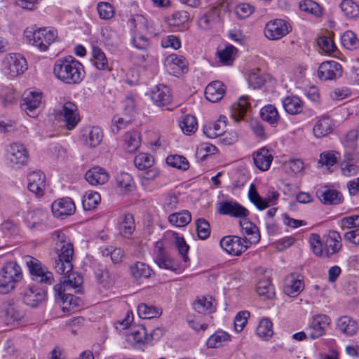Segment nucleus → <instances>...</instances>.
I'll return each instance as SVG.
<instances>
[{"label": "nucleus", "instance_id": "nucleus-1", "mask_svg": "<svg viewBox=\"0 0 359 359\" xmlns=\"http://www.w3.org/2000/svg\"><path fill=\"white\" fill-rule=\"evenodd\" d=\"M56 79L68 85L79 84L85 78L83 65L72 56L57 58L53 65Z\"/></svg>", "mask_w": 359, "mask_h": 359}, {"label": "nucleus", "instance_id": "nucleus-2", "mask_svg": "<svg viewBox=\"0 0 359 359\" xmlns=\"http://www.w3.org/2000/svg\"><path fill=\"white\" fill-rule=\"evenodd\" d=\"M53 236L55 240L58 251L57 257L55 259L54 268L58 273L67 276L72 271L73 269L72 263L74 255L73 245L66 241L65 233L60 231H55Z\"/></svg>", "mask_w": 359, "mask_h": 359}, {"label": "nucleus", "instance_id": "nucleus-3", "mask_svg": "<svg viewBox=\"0 0 359 359\" xmlns=\"http://www.w3.org/2000/svg\"><path fill=\"white\" fill-rule=\"evenodd\" d=\"M309 243L313 253L321 257H330L337 253L342 246L340 233L336 231H330L323 236V241L318 234L311 233Z\"/></svg>", "mask_w": 359, "mask_h": 359}, {"label": "nucleus", "instance_id": "nucleus-4", "mask_svg": "<svg viewBox=\"0 0 359 359\" xmlns=\"http://www.w3.org/2000/svg\"><path fill=\"white\" fill-rule=\"evenodd\" d=\"M24 36L29 44L45 52L55 40L57 33L54 29L31 27L25 30Z\"/></svg>", "mask_w": 359, "mask_h": 359}, {"label": "nucleus", "instance_id": "nucleus-5", "mask_svg": "<svg viewBox=\"0 0 359 359\" xmlns=\"http://www.w3.org/2000/svg\"><path fill=\"white\" fill-rule=\"evenodd\" d=\"M22 276L21 267L16 262H6L0 271V294L13 290Z\"/></svg>", "mask_w": 359, "mask_h": 359}, {"label": "nucleus", "instance_id": "nucleus-6", "mask_svg": "<svg viewBox=\"0 0 359 359\" xmlns=\"http://www.w3.org/2000/svg\"><path fill=\"white\" fill-rule=\"evenodd\" d=\"M25 260L31 278L34 281L46 285H51L53 283V273L41 261L32 256L26 257Z\"/></svg>", "mask_w": 359, "mask_h": 359}, {"label": "nucleus", "instance_id": "nucleus-7", "mask_svg": "<svg viewBox=\"0 0 359 359\" xmlns=\"http://www.w3.org/2000/svg\"><path fill=\"white\" fill-rule=\"evenodd\" d=\"M6 159L9 166L20 169L29 161V154L23 144L13 142L6 149Z\"/></svg>", "mask_w": 359, "mask_h": 359}, {"label": "nucleus", "instance_id": "nucleus-8", "mask_svg": "<svg viewBox=\"0 0 359 359\" xmlns=\"http://www.w3.org/2000/svg\"><path fill=\"white\" fill-rule=\"evenodd\" d=\"M2 69L5 74L14 78L27 69L25 57L19 53H11L3 60Z\"/></svg>", "mask_w": 359, "mask_h": 359}, {"label": "nucleus", "instance_id": "nucleus-9", "mask_svg": "<svg viewBox=\"0 0 359 359\" xmlns=\"http://www.w3.org/2000/svg\"><path fill=\"white\" fill-rule=\"evenodd\" d=\"M48 212L43 208H36L24 213L23 221L27 227L34 231H45L48 229L47 219Z\"/></svg>", "mask_w": 359, "mask_h": 359}, {"label": "nucleus", "instance_id": "nucleus-10", "mask_svg": "<svg viewBox=\"0 0 359 359\" xmlns=\"http://www.w3.org/2000/svg\"><path fill=\"white\" fill-rule=\"evenodd\" d=\"M292 30L290 24L283 19H274L269 21L264 29V36L269 40H279Z\"/></svg>", "mask_w": 359, "mask_h": 359}, {"label": "nucleus", "instance_id": "nucleus-11", "mask_svg": "<svg viewBox=\"0 0 359 359\" xmlns=\"http://www.w3.org/2000/svg\"><path fill=\"white\" fill-rule=\"evenodd\" d=\"M42 105V93L29 90L25 92L20 107L30 117H35Z\"/></svg>", "mask_w": 359, "mask_h": 359}, {"label": "nucleus", "instance_id": "nucleus-12", "mask_svg": "<svg viewBox=\"0 0 359 359\" xmlns=\"http://www.w3.org/2000/svg\"><path fill=\"white\" fill-rule=\"evenodd\" d=\"M154 260L161 269L170 271H176L178 269L177 264L168 257L165 250V243L160 240L155 243L153 250Z\"/></svg>", "mask_w": 359, "mask_h": 359}, {"label": "nucleus", "instance_id": "nucleus-13", "mask_svg": "<svg viewBox=\"0 0 359 359\" xmlns=\"http://www.w3.org/2000/svg\"><path fill=\"white\" fill-rule=\"evenodd\" d=\"M331 320L325 314H318L313 316L306 332L311 339H318L325 334V328L330 325Z\"/></svg>", "mask_w": 359, "mask_h": 359}, {"label": "nucleus", "instance_id": "nucleus-14", "mask_svg": "<svg viewBox=\"0 0 359 359\" xmlns=\"http://www.w3.org/2000/svg\"><path fill=\"white\" fill-rule=\"evenodd\" d=\"M221 248L231 255L238 256L248 248L246 239L236 236H226L220 241Z\"/></svg>", "mask_w": 359, "mask_h": 359}, {"label": "nucleus", "instance_id": "nucleus-15", "mask_svg": "<svg viewBox=\"0 0 359 359\" xmlns=\"http://www.w3.org/2000/svg\"><path fill=\"white\" fill-rule=\"evenodd\" d=\"M217 211L222 215H229L240 219L248 217L250 214L248 209L235 201L220 202Z\"/></svg>", "mask_w": 359, "mask_h": 359}, {"label": "nucleus", "instance_id": "nucleus-16", "mask_svg": "<svg viewBox=\"0 0 359 359\" xmlns=\"http://www.w3.org/2000/svg\"><path fill=\"white\" fill-rule=\"evenodd\" d=\"M342 74V67L336 61L322 62L318 69V75L322 81L336 80Z\"/></svg>", "mask_w": 359, "mask_h": 359}, {"label": "nucleus", "instance_id": "nucleus-17", "mask_svg": "<svg viewBox=\"0 0 359 359\" xmlns=\"http://www.w3.org/2000/svg\"><path fill=\"white\" fill-rule=\"evenodd\" d=\"M53 215L63 217L73 215L76 210L74 202L69 197L55 200L51 205Z\"/></svg>", "mask_w": 359, "mask_h": 359}, {"label": "nucleus", "instance_id": "nucleus-18", "mask_svg": "<svg viewBox=\"0 0 359 359\" xmlns=\"http://www.w3.org/2000/svg\"><path fill=\"white\" fill-rule=\"evenodd\" d=\"M60 116L65 122L68 130H72L80 121L76 105L72 102H65L60 111Z\"/></svg>", "mask_w": 359, "mask_h": 359}, {"label": "nucleus", "instance_id": "nucleus-19", "mask_svg": "<svg viewBox=\"0 0 359 359\" xmlns=\"http://www.w3.org/2000/svg\"><path fill=\"white\" fill-rule=\"evenodd\" d=\"M47 297L46 292L37 286H32L26 289L23 294V302L31 307H37Z\"/></svg>", "mask_w": 359, "mask_h": 359}, {"label": "nucleus", "instance_id": "nucleus-20", "mask_svg": "<svg viewBox=\"0 0 359 359\" xmlns=\"http://www.w3.org/2000/svg\"><path fill=\"white\" fill-rule=\"evenodd\" d=\"M359 155L355 152L346 153L344 158L340 164L341 171L343 175L351 177L359 172Z\"/></svg>", "mask_w": 359, "mask_h": 359}, {"label": "nucleus", "instance_id": "nucleus-21", "mask_svg": "<svg viewBox=\"0 0 359 359\" xmlns=\"http://www.w3.org/2000/svg\"><path fill=\"white\" fill-rule=\"evenodd\" d=\"M334 127V123L330 116L323 114L316 117L313 133L317 138L323 137L331 133Z\"/></svg>", "mask_w": 359, "mask_h": 359}, {"label": "nucleus", "instance_id": "nucleus-22", "mask_svg": "<svg viewBox=\"0 0 359 359\" xmlns=\"http://www.w3.org/2000/svg\"><path fill=\"white\" fill-rule=\"evenodd\" d=\"M337 330L341 334L351 337L355 335L359 329L358 322L348 316L339 318L336 322Z\"/></svg>", "mask_w": 359, "mask_h": 359}, {"label": "nucleus", "instance_id": "nucleus-23", "mask_svg": "<svg viewBox=\"0 0 359 359\" xmlns=\"http://www.w3.org/2000/svg\"><path fill=\"white\" fill-rule=\"evenodd\" d=\"M252 157L255 166L262 171L268 170L273 159L271 151L266 147L255 151Z\"/></svg>", "mask_w": 359, "mask_h": 359}, {"label": "nucleus", "instance_id": "nucleus-24", "mask_svg": "<svg viewBox=\"0 0 359 359\" xmlns=\"http://www.w3.org/2000/svg\"><path fill=\"white\" fill-rule=\"evenodd\" d=\"M28 182L27 187L30 191L39 196L43 195L46 181L45 175L41 171L31 172L28 176Z\"/></svg>", "mask_w": 359, "mask_h": 359}, {"label": "nucleus", "instance_id": "nucleus-25", "mask_svg": "<svg viewBox=\"0 0 359 359\" xmlns=\"http://www.w3.org/2000/svg\"><path fill=\"white\" fill-rule=\"evenodd\" d=\"M151 99L158 107L168 105L172 100L170 88L164 85L156 86L151 93Z\"/></svg>", "mask_w": 359, "mask_h": 359}, {"label": "nucleus", "instance_id": "nucleus-26", "mask_svg": "<svg viewBox=\"0 0 359 359\" xmlns=\"http://www.w3.org/2000/svg\"><path fill=\"white\" fill-rule=\"evenodd\" d=\"M304 283L302 279L292 273L287 276L283 287L284 293L290 297H297L304 289Z\"/></svg>", "mask_w": 359, "mask_h": 359}, {"label": "nucleus", "instance_id": "nucleus-27", "mask_svg": "<svg viewBox=\"0 0 359 359\" xmlns=\"http://www.w3.org/2000/svg\"><path fill=\"white\" fill-rule=\"evenodd\" d=\"M248 96H241L238 101L231 105V116L236 122L243 119L248 109L250 106Z\"/></svg>", "mask_w": 359, "mask_h": 359}, {"label": "nucleus", "instance_id": "nucleus-28", "mask_svg": "<svg viewBox=\"0 0 359 359\" xmlns=\"http://www.w3.org/2000/svg\"><path fill=\"white\" fill-rule=\"evenodd\" d=\"M224 93V85L219 81L210 83L205 89V98L211 102H216L220 100L223 97Z\"/></svg>", "mask_w": 359, "mask_h": 359}, {"label": "nucleus", "instance_id": "nucleus-29", "mask_svg": "<svg viewBox=\"0 0 359 359\" xmlns=\"http://www.w3.org/2000/svg\"><path fill=\"white\" fill-rule=\"evenodd\" d=\"M282 104L285 111L290 115H297L302 112L304 102L297 96H287L282 100Z\"/></svg>", "mask_w": 359, "mask_h": 359}, {"label": "nucleus", "instance_id": "nucleus-30", "mask_svg": "<svg viewBox=\"0 0 359 359\" xmlns=\"http://www.w3.org/2000/svg\"><path fill=\"white\" fill-rule=\"evenodd\" d=\"M86 180L93 186L103 184L109 180L108 173L104 169L94 167L88 170L85 175Z\"/></svg>", "mask_w": 359, "mask_h": 359}, {"label": "nucleus", "instance_id": "nucleus-31", "mask_svg": "<svg viewBox=\"0 0 359 359\" xmlns=\"http://www.w3.org/2000/svg\"><path fill=\"white\" fill-rule=\"evenodd\" d=\"M320 201L325 204L337 205L342 202V194L334 189L325 187L317 192Z\"/></svg>", "mask_w": 359, "mask_h": 359}, {"label": "nucleus", "instance_id": "nucleus-32", "mask_svg": "<svg viewBox=\"0 0 359 359\" xmlns=\"http://www.w3.org/2000/svg\"><path fill=\"white\" fill-rule=\"evenodd\" d=\"M226 120L225 116H220L217 121L205 126L203 133L210 138H215L222 135L224 133L226 126Z\"/></svg>", "mask_w": 359, "mask_h": 359}, {"label": "nucleus", "instance_id": "nucleus-33", "mask_svg": "<svg viewBox=\"0 0 359 359\" xmlns=\"http://www.w3.org/2000/svg\"><path fill=\"white\" fill-rule=\"evenodd\" d=\"M91 61L93 66L100 71L111 70L104 53L97 46H93L92 48Z\"/></svg>", "mask_w": 359, "mask_h": 359}, {"label": "nucleus", "instance_id": "nucleus-34", "mask_svg": "<svg viewBox=\"0 0 359 359\" xmlns=\"http://www.w3.org/2000/svg\"><path fill=\"white\" fill-rule=\"evenodd\" d=\"M117 228L119 233L124 236H130L135 229V219L131 214H126L118 218Z\"/></svg>", "mask_w": 359, "mask_h": 359}, {"label": "nucleus", "instance_id": "nucleus-35", "mask_svg": "<svg viewBox=\"0 0 359 359\" xmlns=\"http://www.w3.org/2000/svg\"><path fill=\"white\" fill-rule=\"evenodd\" d=\"M126 338L128 341L135 344H142L149 340V338L147 337V330L142 325L130 327Z\"/></svg>", "mask_w": 359, "mask_h": 359}, {"label": "nucleus", "instance_id": "nucleus-36", "mask_svg": "<svg viewBox=\"0 0 359 359\" xmlns=\"http://www.w3.org/2000/svg\"><path fill=\"white\" fill-rule=\"evenodd\" d=\"M141 144L140 133L133 130L124 135V149L128 153L135 152Z\"/></svg>", "mask_w": 359, "mask_h": 359}, {"label": "nucleus", "instance_id": "nucleus-37", "mask_svg": "<svg viewBox=\"0 0 359 359\" xmlns=\"http://www.w3.org/2000/svg\"><path fill=\"white\" fill-rule=\"evenodd\" d=\"M130 272L136 281H140L143 278H149L152 273V269L145 263L137 262L130 266Z\"/></svg>", "mask_w": 359, "mask_h": 359}, {"label": "nucleus", "instance_id": "nucleus-38", "mask_svg": "<svg viewBox=\"0 0 359 359\" xmlns=\"http://www.w3.org/2000/svg\"><path fill=\"white\" fill-rule=\"evenodd\" d=\"M260 116L264 121L268 122L272 126H275L280 120V116L275 106L267 104L262 108Z\"/></svg>", "mask_w": 359, "mask_h": 359}, {"label": "nucleus", "instance_id": "nucleus-39", "mask_svg": "<svg viewBox=\"0 0 359 359\" xmlns=\"http://www.w3.org/2000/svg\"><path fill=\"white\" fill-rule=\"evenodd\" d=\"M170 224L176 227L187 226L191 221V213L188 210L170 214L168 217Z\"/></svg>", "mask_w": 359, "mask_h": 359}, {"label": "nucleus", "instance_id": "nucleus-40", "mask_svg": "<svg viewBox=\"0 0 359 359\" xmlns=\"http://www.w3.org/2000/svg\"><path fill=\"white\" fill-rule=\"evenodd\" d=\"M137 313L141 318L150 319L159 317L162 310L158 307L142 303L137 307Z\"/></svg>", "mask_w": 359, "mask_h": 359}, {"label": "nucleus", "instance_id": "nucleus-41", "mask_svg": "<svg viewBox=\"0 0 359 359\" xmlns=\"http://www.w3.org/2000/svg\"><path fill=\"white\" fill-rule=\"evenodd\" d=\"M62 282L69 289L72 288L76 292H81L83 277L80 274L71 271L68 275L62 276Z\"/></svg>", "mask_w": 359, "mask_h": 359}, {"label": "nucleus", "instance_id": "nucleus-42", "mask_svg": "<svg viewBox=\"0 0 359 359\" xmlns=\"http://www.w3.org/2000/svg\"><path fill=\"white\" fill-rule=\"evenodd\" d=\"M273 323L267 318H263L257 327L256 333L262 339L269 340L273 334Z\"/></svg>", "mask_w": 359, "mask_h": 359}, {"label": "nucleus", "instance_id": "nucleus-43", "mask_svg": "<svg viewBox=\"0 0 359 359\" xmlns=\"http://www.w3.org/2000/svg\"><path fill=\"white\" fill-rule=\"evenodd\" d=\"M239 224L246 235L252 236L250 239L252 241H250V243H256L259 241L260 235L258 229L254 224L250 222L247 217L241 219Z\"/></svg>", "mask_w": 359, "mask_h": 359}, {"label": "nucleus", "instance_id": "nucleus-44", "mask_svg": "<svg viewBox=\"0 0 359 359\" xmlns=\"http://www.w3.org/2000/svg\"><path fill=\"white\" fill-rule=\"evenodd\" d=\"M340 8L344 15L348 19H354L359 16V6L353 0H343Z\"/></svg>", "mask_w": 359, "mask_h": 359}, {"label": "nucleus", "instance_id": "nucleus-45", "mask_svg": "<svg viewBox=\"0 0 359 359\" xmlns=\"http://www.w3.org/2000/svg\"><path fill=\"white\" fill-rule=\"evenodd\" d=\"M100 201L101 197L97 192L88 191L83 197V207L85 210H91L97 206Z\"/></svg>", "mask_w": 359, "mask_h": 359}, {"label": "nucleus", "instance_id": "nucleus-46", "mask_svg": "<svg viewBox=\"0 0 359 359\" xmlns=\"http://www.w3.org/2000/svg\"><path fill=\"white\" fill-rule=\"evenodd\" d=\"M256 291L264 299H271L275 295V292L271 282L267 279L260 280L256 286Z\"/></svg>", "mask_w": 359, "mask_h": 359}, {"label": "nucleus", "instance_id": "nucleus-47", "mask_svg": "<svg viewBox=\"0 0 359 359\" xmlns=\"http://www.w3.org/2000/svg\"><path fill=\"white\" fill-rule=\"evenodd\" d=\"M179 125L183 133L187 135L194 133L198 128L196 118L191 115H186L182 117Z\"/></svg>", "mask_w": 359, "mask_h": 359}, {"label": "nucleus", "instance_id": "nucleus-48", "mask_svg": "<svg viewBox=\"0 0 359 359\" xmlns=\"http://www.w3.org/2000/svg\"><path fill=\"white\" fill-rule=\"evenodd\" d=\"M194 309L199 313H210L215 311L212 298L201 297L194 303Z\"/></svg>", "mask_w": 359, "mask_h": 359}, {"label": "nucleus", "instance_id": "nucleus-49", "mask_svg": "<svg viewBox=\"0 0 359 359\" xmlns=\"http://www.w3.org/2000/svg\"><path fill=\"white\" fill-rule=\"evenodd\" d=\"M154 162L153 156L145 153L139 154L134 159V164L140 170H144L151 168Z\"/></svg>", "mask_w": 359, "mask_h": 359}, {"label": "nucleus", "instance_id": "nucleus-50", "mask_svg": "<svg viewBox=\"0 0 359 359\" xmlns=\"http://www.w3.org/2000/svg\"><path fill=\"white\" fill-rule=\"evenodd\" d=\"M248 197L250 201L260 210H263L269 207L267 201L259 196L253 184H250Z\"/></svg>", "mask_w": 359, "mask_h": 359}, {"label": "nucleus", "instance_id": "nucleus-51", "mask_svg": "<svg viewBox=\"0 0 359 359\" xmlns=\"http://www.w3.org/2000/svg\"><path fill=\"white\" fill-rule=\"evenodd\" d=\"M229 339V335L227 332L219 330L208 339L206 344L208 348H217L222 345V342L227 341Z\"/></svg>", "mask_w": 359, "mask_h": 359}, {"label": "nucleus", "instance_id": "nucleus-52", "mask_svg": "<svg viewBox=\"0 0 359 359\" xmlns=\"http://www.w3.org/2000/svg\"><path fill=\"white\" fill-rule=\"evenodd\" d=\"M166 163L171 167L187 170L189 167V163L187 159L180 155H170L166 158Z\"/></svg>", "mask_w": 359, "mask_h": 359}, {"label": "nucleus", "instance_id": "nucleus-53", "mask_svg": "<svg viewBox=\"0 0 359 359\" xmlns=\"http://www.w3.org/2000/svg\"><path fill=\"white\" fill-rule=\"evenodd\" d=\"M166 62L169 65L177 67V73L179 72H185L187 71V62L184 57L177 54H170L166 58Z\"/></svg>", "mask_w": 359, "mask_h": 359}, {"label": "nucleus", "instance_id": "nucleus-54", "mask_svg": "<svg viewBox=\"0 0 359 359\" xmlns=\"http://www.w3.org/2000/svg\"><path fill=\"white\" fill-rule=\"evenodd\" d=\"M299 8L301 11L311 13L316 16L322 14L321 7L316 1L312 0H304L299 2Z\"/></svg>", "mask_w": 359, "mask_h": 359}, {"label": "nucleus", "instance_id": "nucleus-55", "mask_svg": "<svg viewBox=\"0 0 359 359\" xmlns=\"http://www.w3.org/2000/svg\"><path fill=\"white\" fill-rule=\"evenodd\" d=\"M102 137V130L99 127H93L90 130L88 137L86 140V144L90 147H96L101 143Z\"/></svg>", "mask_w": 359, "mask_h": 359}, {"label": "nucleus", "instance_id": "nucleus-56", "mask_svg": "<svg viewBox=\"0 0 359 359\" xmlns=\"http://www.w3.org/2000/svg\"><path fill=\"white\" fill-rule=\"evenodd\" d=\"M216 8H211L207 13L203 15L198 20V25L201 29H207L210 27L212 22L217 16Z\"/></svg>", "mask_w": 359, "mask_h": 359}, {"label": "nucleus", "instance_id": "nucleus-57", "mask_svg": "<svg viewBox=\"0 0 359 359\" xmlns=\"http://www.w3.org/2000/svg\"><path fill=\"white\" fill-rule=\"evenodd\" d=\"M116 182L118 187L124 189L126 191H130L134 182L132 176L127 172H121L116 177Z\"/></svg>", "mask_w": 359, "mask_h": 359}, {"label": "nucleus", "instance_id": "nucleus-58", "mask_svg": "<svg viewBox=\"0 0 359 359\" xmlns=\"http://www.w3.org/2000/svg\"><path fill=\"white\" fill-rule=\"evenodd\" d=\"M97 10L99 17L103 20L111 19L115 13L114 6L108 2H100L97 4Z\"/></svg>", "mask_w": 359, "mask_h": 359}, {"label": "nucleus", "instance_id": "nucleus-59", "mask_svg": "<svg viewBox=\"0 0 359 359\" xmlns=\"http://www.w3.org/2000/svg\"><path fill=\"white\" fill-rule=\"evenodd\" d=\"M265 76L261 73L259 69H257L248 75L249 84L254 88H259L262 87L266 83Z\"/></svg>", "mask_w": 359, "mask_h": 359}, {"label": "nucleus", "instance_id": "nucleus-60", "mask_svg": "<svg viewBox=\"0 0 359 359\" xmlns=\"http://www.w3.org/2000/svg\"><path fill=\"white\" fill-rule=\"evenodd\" d=\"M343 45L348 49H355L359 46V41L354 32L348 30L341 36Z\"/></svg>", "mask_w": 359, "mask_h": 359}, {"label": "nucleus", "instance_id": "nucleus-61", "mask_svg": "<svg viewBox=\"0 0 359 359\" xmlns=\"http://www.w3.org/2000/svg\"><path fill=\"white\" fill-rule=\"evenodd\" d=\"M196 231L201 239H206L210 234V224L203 218H199L196 222Z\"/></svg>", "mask_w": 359, "mask_h": 359}, {"label": "nucleus", "instance_id": "nucleus-62", "mask_svg": "<svg viewBox=\"0 0 359 359\" xmlns=\"http://www.w3.org/2000/svg\"><path fill=\"white\" fill-rule=\"evenodd\" d=\"M189 19V14L184 11H177L172 14V18L169 20L170 26L184 27V24Z\"/></svg>", "mask_w": 359, "mask_h": 359}, {"label": "nucleus", "instance_id": "nucleus-63", "mask_svg": "<svg viewBox=\"0 0 359 359\" xmlns=\"http://www.w3.org/2000/svg\"><path fill=\"white\" fill-rule=\"evenodd\" d=\"M337 153L329 151L320 154L318 163L330 168L337 163Z\"/></svg>", "mask_w": 359, "mask_h": 359}, {"label": "nucleus", "instance_id": "nucleus-64", "mask_svg": "<svg viewBox=\"0 0 359 359\" xmlns=\"http://www.w3.org/2000/svg\"><path fill=\"white\" fill-rule=\"evenodd\" d=\"M250 312L248 311H239L234 318V329L236 332H241L246 325Z\"/></svg>", "mask_w": 359, "mask_h": 359}]
</instances>
